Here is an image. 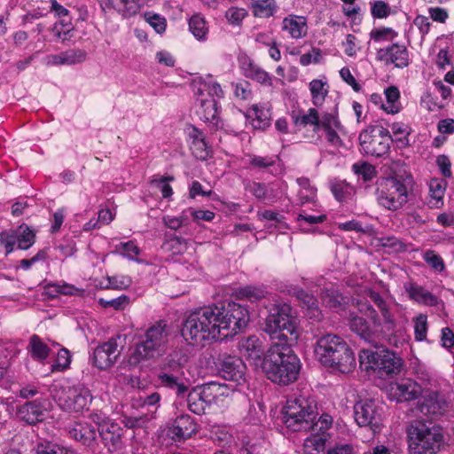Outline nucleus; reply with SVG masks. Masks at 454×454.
<instances>
[{"label": "nucleus", "instance_id": "nucleus-1", "mask_svg": "<svg viewBox=\"0 0 454 454\" xmlns=\"http://www.w3.org/2000/svg\"><path fill=\"white\" fill-rule=\"evenodd\" d=\"M295 343L272 342L262 359V369L271 382L287 386L297 380L301 363L292 347Z\"/></svg>", "mask_w": 454, "mask_h": 454}, {"label": "nucleus", "instance_id": "nucleus-2", "mask_svg": "<svg viewBox=\"0 0 454 454\" xmlns=\"http://www.w3.org/2000/svg\"><path fill=\"white\" fill-rule=\"evenodd\" d=\"M357 308L361 315L350 312L348 317V325L352 333L374 348L382 341L397 347L396 329H387L371 303L360 301Z\"/></svg>", "mask_w": 454, "mask_h": 454}, {"label": "nucleus", "instance_id": "nucleus-3", "mask_svg": "<svg viewBox=\"0 0 454 454\" xmlns=\"http://www.w3.org/2000/svg\"><path fill=\"white\" fill-rule=\"evenodd\" d=\"M319 362L333 371L348 373L356 367L353 350L343 338L336 334L321 336L315 348Z\"/></svg>", "mask_w": 454, "mask_h": 454}, {"label": "nucleus", "instance_id": "nucleus-4", "mask_svg": "<svg viewBox=\"0 0 454 454\" xmlns=\"http://www.w3.org/2000/svg\"><path fill=\"white\" fill-rule=\"evenodd\" d=\"M264 332L272 342L297 343L299 339L298 321L293 315L292 307L286 302L270 303L266 307Z\"/></svg>", "mask_w": 454, "mask_h": 454}, {"label": "nucleus", "instance_id": "nucleus-5", "mask_svg": "<svg viewBox=\"0 0 454 454\" xmlns=\"http://www.w3.org/2000/svg\"><path fill=\"white\" fill-rule=\"evenodd\" d=\"M218 311L214 306L200 308L191 313L183 323L181 334L191 345H204L206 340H215L221 337L217 327Z\"/></svg>", "mask_w": 454, "mask_h": 454}, {"label": "nucleus", "instance_id": "nucleus-6", "mask_svg": "<svg viewBox=\"0 0 454 454\" xmlns=\"http://www.w3.org/2000/svg\"><path fill=\"white\" fill-rule=\"evenodd\" d=\"M318 415L317 402L305 395L286 400L282 410V421L292 432H309L317 423Z\"/></svg>", "mask_w": 454, "mask_h": 454}, {"label": "nucleus", "instance_id": "nucleus-7", "mask_svg": "<svg viewBox=\"0 0 454 454\" xmlns=\"http://www.w3.org/2000/svg\"><path fill=\"white\" fill-rule=\"evenodd\" d=\"M413 178L411 175L395 174L378 183L377 200L380 206L392 211L402 208L408 202Z\"/></svg>", "mask_w": 454, "mask_h": 454}, {"label": "nucleus", "instance_id": "nucleus-8", "mask_svg": "<svg viewBox=\"0 0 454 454\" xmlns=\"http://www.w3.org/2000/svg\"><path fill=\"white\" fill-rule=\"evenodd\" d=\"M168 341V325L164 320L153 324L145 333L129 357V364L137 365L144 360L152 359L164 353Z\"/></svg>", "mask_w": 454, "mask_h": 454}, {"label": "nucleus", "instance_id": "nucleus-9", "mask_svg": "<svg viewBox=\"0 0 454 454\" xmlns=\"http://www.w3.org/2000/svg\"><path fill=\"white\" fill-rule=\"evenodd\" d=\"M423 420L413 421L408 429L410 454H438L443 443L440 428Z\"/></svg>", "mask_w": 454, "mask_h": 454}, {"label": "nucleus", "instance_id": "nucleus-10", "mask_svg": "<svg viewBox=\"0 0 454 454\" xmlns=\"http://www.w3.org/2000/svg\"><path fill=\"white\" fill-rule=\"evenodd\" d=\"M376 350L363 349L359 354L360 362L365 365L366 371H372L379 378L398 375L403 363L395 352L383 348L382 342Z\"/></svg>", "mask_w": 454, "mask_h": 454}, {"label": "nucleus", "instance_id": "nucleus-11", "mask_svg": "<svg viewBox=\"0 0 454 454\" xmlns=\"http://www.w3.org/2000/svg\"><path fill=\"white\" fill-rule=\"evenodd\" d=\"M214 310L219 312L216 320L221 337L225 339L241 332L249 322V313L246 307L236 302L226 305H213Z\"/></svg>", "mask_w": 454, "mask_h": 454}, {"label": "nucleus", "instance_id": "nucleus-12", "mask_svg": "<svg viewBox=\"0 0 454 454\" xmlns=\"http://www.w3.org/2000/svg\"><path fill=\"white\" fill-rule=\"evenodd\" d=\"M360 152L363 154L381 158L389 154L394 141L389 130L382 125H370L358 137Z\"/></svg>", "mask_w": 454, "mask_h": 454}, {"label": "nucleus", "instance_id": "nucleus-13", "mask_svg": "<svg viewBox=\"0 0 454 454\" xmlns=\"http://www.w3.org/2000/svg\"><path fill=\"white\" fill-rule=\"evenodd\" d=\"M186 362L181 352H174L168 356L166 365L158 374L159 383L177 395H184L189 388L188 380L184 376V364Z\"/></svg>", "mask_w": 454, "mask_h": 454}, {"label": "nucleus", "instance_id": "nucleus-14", "mask_svg": "<svg viewBox=\"0 0 454 454\" xmlns=\"http://www.w3.org/2000/svg\"><path fill=\"white\" fill-rule=\"evenodd\" d=\"M54 398L65 411L81 412L88 409L92 401L90 390L82 384L73 387H61L56 391Z\"/></svg>", "mask_w": 454, "mask_h": 454}, {"label": "nucleus", "instance_id": "nucleus-15", "mask_svg": "<svg viewBox=\"0 0 454 454\" xmlns=\"http://www.w3.org/2000/svg\"><path fill=\"white\" fill-rule=\"evenodd\" d=\"M333 418L329 414H322L309 431L310 435L304 440L306 454H320L325 452L326 442L330 436L328 430L333 426Z\"/></svg>", "mask_w": 454, "mask_h": 454}, {"label": "nucleus", "instance_id": "nucleus-16", "mask_svg": "<svg viewBox=\"0 0 454 454\" xmlns=\"http://www.w3.org/2000/svg\"><path fill=\"white\" fill-rule=\"evenodd\" d=\"M355 420L360 427H369L373 432L380 430L382 421L381 408L372 400L358 402L354 406Z\"/></svg>", "mask_w": 454, "mask_h": 454}, {"label": "nucleus", "instance_id": "nucleus-17", "mask_svg": "<svg viewBox=\"0 0 454 454\" xmlns=\"http://www.w3.org/2000/svg\"><path fill=\"white\" fill-rule=\"evenodd\" d=\"M121 337L118 335L98 345L93 352L92 364L100 370L112 367L121 355Z\"/></svg>", "mask_w": 454, "mask_h": 454}, {"label": "nucleus", "instance_id": "nucleus-18", "mask_svg": "<svg viewBox=\"0 0 454 454\" xmlns=\"http://www.w3.org/2000/svg\"><path fill=\"white\" fill-rule=\"evenodd\" d=\"M376 59L385 65H394L396 68L403 69L410 66V52L404 44L392 43L387 47L377 50Z\"/></svg>", "mask_w": 454, "mask_h": 454}, {"label": "nucleus", "instance_id": "nucleus-19", "mask_svg": "<svg viewBox=\"0 0 454 454\" xmlns=\"http://www.w3.org/2000/svg\"><path fill=\"white\" fill-rule=\"evenodd\" d=\"M97 431L93 425L87 421L75 422L69 430V436L85 446L94 454H98L99 443L97 441Z\"/></svg>", "mask_w": 454, "mask_h": 454}, {"label": "nucleus", "instance_id": "nucleus-20", "mask_svg": "<svg viewBox=\"0 0 454 454\" xmlns=\"http://www.w3.org/2000/svg\"><path fill=\"white\" fill-rule=\"evenodd\" d=\"M219 375L226 380L240 383L245 380L246 364L241 358L235 356H223L217 363Z\"/></svg>", "mask_w": 454, "mask_h": 454}, {"label": "nucleus", "instance_id": "nucleus-21", "mask_svg": "<svg viewBox=\"0 0 454 454\" xmlns=\"http://www.w3.org/2000/svg\"><path fill=\"white\" fill-rule=\"evenodd\" d=\"M98 434L104 446L109 452L114 453L125 447L124 434L126 430L118 423L111 422L98 427Z\"/></svg>", "mask_w": 454, "mask_h": 454}, {"label": "nucleus", "instance_id": "nucleus-22", "mask_svg": "<svg viewBox=\"0 0 454 454\" xmlns=\"http://www.w3.org/2000/svg\"><path fill=\"white\" fill-rule=\"evenodd\" d=\"M341 129L342 125L337 113L325 112L319 116L317 132L320 129L324 130L327 142L336 148L343 145V142L338 134V131Z\"/></svg>", "mask_w": 454, "mask_h": 454}, {"label": "nucleus", "instance_id": "nucleus-23", "mask_svg": "<svg viewBox=\"0 0 454 454\" xmlns=\"http://www.w3.org/2000/svg\"><path fill=\"white\" fill-rule=\"evenodd\" d=\"M199 429V426L194 418L188 414L177 416L168 427V434L175 442H183L194 435Z\"/></svg>", "mask_w": 454, "mask_h": 454}, {"label": "nucleus", "instance_id": "nucleus-24", "mask_svg": "<svg viewBox=\"0 0 454 454\" xmlns=\"http://www.w3.org/2000/svg\"><path fill=\"white\" fill-rule=\"evenodd\" d=\"M421 395V387L410 379L403 380L401 382L391 383L388 387L390 399L397 403L410 402L417 399Z\"/></svg>", "mask_w": 454, "mask_h": 454}, {"label": "nucleus", "instance_id": "nucleus-25", "mask_svg": "<svg viewBox=\"0 0 454 454\" xmlns=\"http://www.w3.org/2000/svg\"><path fill=\"white\" fill-rule=\"evenodd\" d=\"M203 400L211 408L213 405L223 407L230 399L229 389L225 385L216 382H209L197 387Z\"/></svg>", "mask_w": 454, "mask_h": 454}, {"label": "nucleus", "instance_id": "nucleus-26", "mask_svg": "<svg viewBox=\"0 0 454 454\" xmlns=\"http://www.w3.org/2000/svg\"><path fill=\"white\" fill-rule=\"evenodd\" d=\"M239 67L242 74L248 79H251L262 85L271 86V75L257 65L253 59L247 56H244L239 59Z\"/></svg>", "mask_w": 454, "mask_h": 454}, {"label": "nucleus", "instance_id": "nucleus-27", "mask_svg": "<svg viewBox=\"0 0 454 454\" xmlns=\"http://www.w3.org/2000/svg\"><path fill=\"white\" fill-rule=\"evenodd\" d=\"M45 403L46 400L42 399L27 402L18 408L17 414L27 424L34 425L43 420L46 411Z\"/></svg>", "mask_w": 454, "mask_h": 454}, {"label": "nucleus", "instance_id": "nucleus-28", "mask_svg": "<svg viewBox=\"0 0 454 454\" xmlns=\"http://www.w3.org/2000/svg\"><path fill=\"white\" fill-rule=\"evenodd\" d=\"M446 406V402L434 391H427L418 402V410L425 415H442Z\"/></svg>", "mask_w": 454, "mask_h": 454}, {"label": "nucleus", "instance_id": "nucleus-29", "mask_svg": "<svg viewBox=\"0 0 454 454\" xmlns=\"http://www.w3.org/2000/svg\"><path fill=\"white\" fill-rule=\"evenodd\" d=\"M188 143L192 155L200 160H206L210 155V149L205 140V136L195 127H192L188 133Z\"/></svg>", "mask_w": 454, "mask_h": 454}, {"label": "nucleus", "instance_id": "nucleus-30", "mask_svg": "<svg viewBox=\"0 0 454 454\" xmlns=\"http://www.w3.org/2000/svg\"><path fill=\"white\" fill-rule=\"evenodd\" d=\"M239 349L243 356L254 362L261 360L265 355L262 342L255 335H250L240 340Z\"/></svg>", "mask_w": 454, "mask_h": 454}, {"label": "nucleus", "instance_id": "nucleus-31", "mask_svg": "<svg viewBox=\"0 0 454 454\" xmlns=\"http://www.w3.org/2000/svg\"><path fill=\"white\" fill-rule=\"evenodd\" d=\"M282 30L293 39L304 37L308 32L306 18L294 14L288 15L282 21Z\"/></svg>", "mask_w": 454, "mask_h": 454}, {"label": "nucleus", "instance_id": "nucleus-32", "mask_svg": "<svg viewBox=\"0 0 454 454\" xmlns=\"http://www.w3.org/2000/svg\"><path fill=\"white\" fill-rule=\"evenodd\" d=\"M367 295L380 310L382 321L385 322L387 329H396L397 324L394 313L390 310L389 305L381 296V294L374 290H369Z\"/></svg>", "mask_w": 454, "mask_h": 454}, {"label": "nucleus", "instance_id": "nucleus-33", "mask_svg": "<svg viewBox=\"0 0 454 454\" xmlns=\"http://www.w3.org/2000/svg\"><path fill=\"white\" fill-rule=\"evenodd\" d=\"M198 101H200V106L196 113L200 120L213 123L218 128V103L215 98L200 97Z\"/></svg>", "mask_w": 454, "mask_h": 454}, {"label": "nucleus", "instance_id": "nucleus-34", "mask_svg": "<svg viewBox=\"0 0 454 454\" xmlns=\"http://www.w3.org/2000/svg\"><path fill=\"white\" fill-rule=\"evenodd\" d=\"M247 120L251 121L254 129L264 130L270 126V114L268 109L260 107L258 105H253L247 113L244 114Z\"/></svg>", "mask_w": 454, "mask_h": 454}, {"label": "nucleus", "instance_id": "nucleus-35", "mask_svg": "<svg viewBox=\"0 0 454 454\" xmlns=\"http://www.w3.org/2000/svg\"><path fill=\"white\" fill-rule=\"evenodd\" d=\"M27 350L34 361L41 364H44L51 353V348L37 334H33L29 338Z\"/></svg>", "mask_w": 454, "mask_h": 454}, {"label": "nucleus", "instance_id": "nucleus-36", "mask_svg": "<svg viewBox=\"0 0 454 454\" xmlns=\"http://www.w3.org/2000/svg\"><path fill=\"white\" fill-rule=\"evenodd\" d=\"M319 116V112L315 107H310L307 111L299 110L298 112H293L291 114L296 127L306 128L307 126H311L312 130L316 133Z\"/></svg>", "mask_w": 454, "mask_h": 454}, {"label": "nucleus", "instance_id": "nucleus-37", "mask_svg": "<svg viewBox=\"0 0 454 454\" xmlns=\"http://www.w3.org/2000/svg\"><path fill=\"white\" fill-rule=\"evenodd\" d=\"M407 292L410 298L419 303L427 306H436L438 304V297L423 286L412 284L407 289Z\"/></svg>", "mask_w": 454, "mask_h": 454}, {"label": "nucleus", "instance_id": "nucleus-38", "mask_svg": "<svg viewBox=\"0 0 454 454\" xmlns=\"http://www.w3.org/2000/svg\"><path fill=\"white\" fill-rule=\"evenodd\" d=\"M309 89L311 95L312 104L317 107L321 106L329 93V84L327 81L313 79L309 83Z\"/></svg>", "mask_w": 454, "mask_h": 454}, {"label": "nucleus", "instance_id": "nucleus-39", "mask_svg": "<svg viewBox=\"0 0 454 454\" xmlns=\"http://www.w3.org/2000/svg\"><path fill=\"white\" fill-rule=\"evenodd\" d=\"M268 290L266 286L263 285L261 286H253L248 285L243 287L239 288L236 291V295L238 299L247 300L251 302L258 301L262 299H264L268 295Z\"/></svg>", "mask_w": 454, "mask_h": 454}, {"label": "nucleus", "instance_id": "nucleus-40", "mask_svg": "<svg viewBox=\"0 0 454 454\" xmlns=\"http://www.w3.org/2000/svg\"><path fill=\"white\" fill-rule=\"evenodd\" d=\"M189 30L198 40H206L208 35V26L205 17L195 13L189 19Z\"/></svg>", "mask_w": 454, "mask_h": 454}, {"label": "nucleus", "instance_id": "nucleus-41", "mask_svg": "<svg viewBox=\"0 0 454 454\" xmlns=\"http://www.w3.org/2000/svg\"><path fill=\"white\" fill-rule=\"evenodd\" d=\"M108 2L125 18L135 16L142 7L140 0H108Z\"/></svg>", "mask_w": 454, "mask_h": 454}, {"label": "nucleus", "instance_id": "nucleus-42", "mask_svg": "<svg viewBox=\"0 0 454 454\" xmlns=\"http://www.w3.org/2000/svg\"><path fill=\"white\" fill-rule=\"evenodd\" d=\"M58 21H56L51 28V32L54 36L61 41L69 40L72 36L71 32L74 29L72 24V17L70 14L68 16H64V18H57Z\"/></svg>", "mask_w": 454, "mask_h": 454}, {"label": "nucleus", "instance_id": "nucleus-43", "mask_svg": "<svg viewBox=\"0 0 454 454\" xmlns=\"http://www.w3.org/2000/svg\"><path fill=\"white\" fill-rule=\"evenodd\" d=\"M197 87V94L200 97H204L206 98H210L215 97L221 98H223V90L221 85L214 82L212 80L209 81H200L196 83Z\"/></svg>", "mask_w": 454, "mask_h": 454}, {"label": "nucleus", "instance_id": "nucleus-44", "mask_svg": "<svg viewBox=\"0 0 454 454\" xmlns=\"http://www.w3.org/2000/svg\"><path fill=\"white\" fill-rule=\"evenodd\" d=\"M386 103L382 104V109L387 114H395L400 111V91L396 86H389L384 90Z\"/></svg>", "mask_w": 454, "mask_h": 454}, {"label": "nucleus", "instance_id": "nucleus-45", "mask_svg": "<svg viewBox=\"0 0 454 454\" xmlns=\"http://www.w3.org/2000/svg\"><path fill=\"white\" fill-rule=\"evenodd\" d=\"M294 294L301 302L302 307L309 310L314 317H320L321 313L317 309V300L313 294H309L302 288H294Z\"/></svg>", "mask_w": 454, "mask_h": 454}, {"label": "nucleus", "instance_id": "nucleus-46", "mask_svg": "<svg viewBox=\"0 0 454 454\" xmlns=\"http://www.w3.org/2000/svg\"><path fill=\"white\" fill-rule=\"evenodd\" d=\"M275 0H254L251 4V10L254 17L270 18L277 12Z\"/></svg>", "mask_w": 454, "mask_h": 454}, {"label": "nucleus", "instance_id": "nucleus-47", "mask_svg": "<svg viewBox=\"0 0 454 454\" xmlns=\"http://www.w3.org/2000/svg\"><path fill=\"white\" fill-rule=\"evenodd\" d=\"M17 231V245L20 250H27L35 242V233L27 224L20 225L16 230Z\"/></svg>", "mask_w": 454, "mask_h": 454}, {"label": "nucleus", "instance_id": "nucleus-48", "mask_svg": "<svg viewBox=\"0 0 454 454\" xmlns=\"http://www.w3.org/2000/svg\"><path fill=\"white\" fill-rule=\"evenodd\" d=\"M331 192L339 202H344L351 199L355 189L346 181H338L331 185Z\"/></svg>", "mask_w": 454, "mask_h": 454}, {"label": "nucleus", "instance_id": "nucleus-49", "mask_svg": "<svg viewBox=\"0 0 454 454\" xmlns=\"http://www.w3.org/2000/svg\"><path fill=\"white\" fill-rule=\"evenodd\" d=\"M321 299L323 303L336 311L343 309L344 297L334 289H326L322 292Z\"/></svg>", "mask_w": 454, "mask_h": 454}, {"label": "nucleus", "instance_id": "nucleus-50", "mask_svg": "<svg viewBox=\"0 0 454 454\" xmlns=\"http://www.w3.org/2000/svg\"><path fill=\"white\" fill-rule=\"evenodd\" d=\"M188 407L189 410L198 415L205 414L209 406L204 402L203 397L200 395L198 388L193 389L188 395Z\"/></svg>", "mask_w": 454, "mask_h": 454}, {"label": "nucleus", "instance_id": "nucleus-51", "mask_svg": "<svg viewBox=\"0 0 454 454\" xmlns=\"http://www.w3.org/2000/svg\"><path fill=\"white\" fill-rule=\"evenodd\" d=\"M115 251L129 260L139 262L137 257L140 254L141 249L134 240L119 243L115 246Z\"/></svg>", "mask_w": 454, "mask_h": 454}, {"label": "nucleus", "instance_id": "nucleus-52", "mask_svg": "<svg viewBox=\"0 0 454 454\" xmlns=\"http://www.w3.org/2000/svg\"><path fill=\"white\" fill-rule=\"evenodd\" d=\"M353 172L364 182L372 181L377 175L375 167L366 161H358L352 165Z\"/></svg>", "mask_w": 454, "mask_h": 454}, {"label": "nucleus", "instance_id": "nucleus-53", "mask_svg": "<svg viewBox=\"0 0 454 454\" xmlns=\"http://www.w3.org/2000/svg\"><path fill=\"white\" fill-rule=\"evenodd\" d=\"M72 356L70 351L66 348H61L55 362L51 366V372H65L70 367Z\"/></svg>", "mask_w": 454, "mask_h": 454}, {"label": "nucleus", "instance_id": "nucleus-54", "mask_svg": "<svg viewBox=\"0 0 454 454\" xmlns=\"http://www.w3.org/2000/svg\"><path fill=\"white\" fill-rule=\"evenodd\" d=\"M444 191L445 186L442 184V182L436 179L431 180L429 184V192L431 196L429 204L431 207H439L441 205H442Z\"/></svg>", "mask_w": 454, "mask_h": 454}, {"label": "nucleus", "instance_id": "nucleus-55", "mask_svg": "<svg viewBox=\"0 0 454 454\" xmlns=\"http://www.w3.org/2000/svg\"><path fill=\"white\" fill-rule=\"evenodd\" d=\"M370 39L373 42H392L397 36L398 33L392 27H381L372 29L369 34Z\"/></svg>", "mask_w": 454, "mask_h": 454}, {"label": "nucleus", "instance_id": "nucleus-56", "mask_svg": "<svg viewBox=\"0 0 454 454\" xmlns=\"http://www.w3.org/2000/svg\"><path fill=\"white\" fill-rule=\"evenodd\" d=\"M249 167L260 170L273 167L278 160V157L274 155L260 156L253 154L249 155Z\"/></svg>", "mask_w": 454, "mask_h": 454}, {"label": "nucleus", "instance_id": "nucleus-57", "mask_svg": "<svg viewBox=\"0 0 454 454\" xmlns=\"http://www.w3.org/2000/svg\"><path fill=\"white\" fill-rule=\"evenodd\" d=\"M414 324V338L417 341H423L427 340V316L425 314H419L413 318Z\"/></svg>", "mask_w": 454, "mask_h": 454}, {"label": "nucleus", "instance_id": "nucleus-58", "mask_svg": "<svg viewBox=\"0 0 454 454\" xmlns=\"http://www.w3.org/2000/svg\"><path fill=\"white\" fill-rule=\"evenodd\" d=\"M165 247L173 254H182L186 250V240L176 234H165Z\"/></svg>", "mask_w": 454, "mask_h": 454}, {"label": "nucleus", "instance_id": "nucleus-59", "mask_svg": "<svg viewBox=\"0 0 454 454\" xmlns=\"http://www.w3.org/2000/svg\"><path fill=\"white\" fill-rule=\"evenodd\" d=\"M144 19L158 34H161L166 30L167 21L161 15L153 12H146L144 13Z\"/></svg>", "mask_w": 454, "mask_h": 454}, {"label": "nucleus", "instance_id": "nucleus-60", "mask_svg": "<svg viewBox=\"0 0 454 454\" xmlns=\"http://www.w3.org/2000/svg\"><path fill=\"white\" fill-rule=\"evenodd\" d=\"M378 241L380 247L389 248L390 252L399 253L406 249L404 243L395 236H384Z\"/></svg>", "mask_w": 454, "mask_h": 454}, {"label": "nucleus", "instance_id": "nucleus-61", "mask_svg": "<svg viewBox=\"0 0 454 454\" xmlns=\"http://www.w3.org/2000/svg\"><path fill=\"white\" fill-rule=\"evenodd\" d=\"M17 243V231L15 230L3 231L0 232V245L4 247L5 254L13 252Z\"/></svg>", "mask_w": 454, "mask_h": 454}, {"label": "nucleus", "instance_id": "nucleus-62", "mask_svg": "<svg viewBox=\"0 0 454 454\" xmlns=\"http://www.w3.org/2000/svg\"><path fill=\"white\" fill-rule=\"evenodd\" d=\"M393 136L395 141L399 142L403 146L409 145L410 128L402 122H395L391 126Z\"/></svg>", "mask_w": 454, "mask_h": 454}, {"label": "nucleus", "instance_id": "nucleus-63", "mask_svg": "<svg viewBox=\"0 0 454 454\" xmlns=\"http://www.w3.org/2000/svg\"><path fill=\"white\" fill-rule=\"evenodd\" d=\"M247 16V12L245 8L241 7H230L225 12V18L229 24L232 26L241 25L243 20Z\"/></svg>", "mask_w": 454, "mask_h": 454}, {"label": "nucleus", "instance_id": "nucleus-64", "mask_svg": "<svg viewBox=\"0 0 454 454\" xmlns=\"http://www.w3.org/2000/svg\"><path fill=\"white\" fill-rule=\"evenodd\" d=\"M36 454H74V452L60 445L48 442L39 445Z\"/></svg>", "mask_w": 454, "mask_h": 454}]
</instances>
